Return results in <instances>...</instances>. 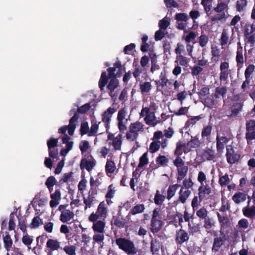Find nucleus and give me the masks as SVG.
Here are the masks:
<instances>
[{"label":"nucleus","instance_id":"obj_21","mask_svg":"<svg viewBox=\"0 0 255 255\" xmlns=\"http://www.w3.org/2000/svg\"><path fill=\"white\" fill-rule=\"evenodd\" d=\"M105 227V223L103 221H98L94 222L92 228L94 232L99 233H103Z\"/></svg>","mask_w":255,"mask_h":255},{"label":"nucleus","instance_id":"obj_6","mask_svg":"<svg viewBox=\"0 0 255 255\" xmlns=\"http://www.w3.org/2000/svg\"><path fill=\"white\" fill-rule=\"evenodd\" d=\"M116 111V108L109 107L102 115V122L104 123L107 132H108V130L110 128V123L112 116Z\"/></svg>","mask_w":255,"mask_h":255},{"label":"nucleus","instance_id":"obj_14","mask_svg":"<svg viewBox=\"0 0 255 255\" xmlns=\"http://www.w3.org/2000/svg\"><path fill=\"white\" fill-rule=\"evenodd\" d=\"M97 194V190H90L87 197L84 198V203L86 205L85 210L90 208L93 202L95 200V195Z\"/></svg>","mask_w":255,"mask_h":255},{"label":"nucleus","instance_id":"obj_9","mask_svg":"<svg viewBox=\"0 0 255 255\" xmlns=\"http://www.w3.org/2000/svg\"><path fill=\"white\" fill-rule=\"evenodd\" d=\"M222 237H216L214 239V242L212 251L213 252L216 253L218 252L221 247L223 245L224 242L226 240L225 235L224 233L221 232Z\"/></svg>","mask_w":255,"mask_h":255},{"label":"nucleus","instance_id":"obj_55","mask_svg":"<svg viewBox=\"0 0 255 255\" xmlns=\"http://www.w3.org/2000/svg\"><path fill=\"white\" fill-rule=\"evenodd\" d=\"M247 5V0H239L237 1L236 9L239 12H241L244 10V8Z\"/></svg>","mask_w":255,"mask_h":255},{"label":"nucleus","instance_id":"obj_54","mask_svg":"<svg viewBox=\"0 0 255 255\" xmlns=\"http://www.w3.org/2000/svg\"><path fill=\"white\" fill-rule=\"evenodd\" d=\"M138 136V133L134 132L129 129L126 133V138L129 141H133L136 139Z\"/></svg>","mask_w":255,"mask_h":255},{"label":"nucleus","instance_id":"obj_27","mask_svg":"<svg viewBox=\"0 0 255 255\" xmlns=\"http://www.w3.org/2000/svg\"><path fill=\"white\" fill-rule=\"evenodd\" d=\"M217 217L222 228H227L230 226V221L227 216H222L220 214L217 213Z\"/></svg>","mask_w":255,"mask_h":255},{"label":"nucleus","instance_id":"obj_32","mask_svg":"<svg viewBox=\"0 0 255 255\" xmlns=\"http://www.w3.org/2000/svg\"><path fill=\"white\" fill-rule=\"evenodd\" d=\"M247 195L242 192L235 194L232 197L233 200L237 204H239L245 201L247 199Z\"/></svg>","mask_w":255,"mask_h":255},{"label":"nucleus","instance_id":"obj_30","mask_svg":"<svg viewBox=\"0 0 255 255\" xmlns=\"http://www.w3.org/2000/svg\"><path fill=\"white\" fill-rule=\"evenodd\" d=\"M122 134L119 133L112 141V145L115 150H120L122 143Z\"/></svg>","mask_w":255,"mask_h":255},{"label":"nucleus","instance_id":"obj_8","mask_svg":"<svg viewBox=\"0 0 255 255\" xmlns=\"http://www.w3.org/2000/svg\"><path fill=\"white\" fill-rule=\"evenodd\" d=\"M189 239L188 233L184 230L180 229L176 233L175 242L177 245H181Z\"/></svg>","mask_w":255,"mask_h":255},{"label":"nucleus","instance_id":"obj_44","mask_svg":"<svg viewBox=\"0 0 255 255\" xmlns=\"http://www.w3.org/2000/svg\"><path fill=\"white\" fill-rule=\"evenodd\" d=\"M189 232L192 234L197 233L200 231V226L199 224H195L193 223V220L189 222L188 224Z\"/></svg>","mask_w":255,"mask_h":255},{"label":"nucleus","instance_id":"obj_41","mask_svg":"<svg viewBox=\"0 0 255 255\" xmlns=\"http://www.w3.org/2000/svg\"><path fill=\"white\" fill-rule=\"evenodd\" d=\"M243 212L245 216L249 218H253L255 215V206L251 208L246 207L243 209Z\"/></svg>","mask_w":255,"mask_h":255},{"label":"nucleus","instance_id":"obj_62","mask_svg":"<svg viewBox=\"0 0 255 255\" xmlns=\"http://www.w3.org/2000/svg\"><path fill=\"white\" fill-rule=\"evenodd\" d=\"M56 180L55 177L51 176L47 178L45 182V185L49 190H50V188L53 189V187L56 184Z\"/></svg>","mask_w":255,"mask_h":255},{"label":"nucleus","instance_id":"obj_17","mask_svg":"<svg viewBox=\"0 0 255 255\" xmlns=\"http://www.w3.org/2000/svg\"><path fill=\"white\" fill-rule=\"evenodd\" d=\"M162 227V222L160 219H151L150 231L153 233L158 232Z\"/></svg>","mask_w":255,"mask_h":255},{"label":"nucleus","instance_id":"obj_18","mask_svg":"<svg viewBox=\"0 0 255 255\" xmlns=\"http://www.w3.org/2000/svg\"><path fill=\"white\" fill-rule=\"evenodd\" d=\"M96 165L95 160H81L80 168L82 170L86 169L89 172L91 171Z\"/></svg>","mask_w":255,"mask_h":255},{"label":"nucleus","instance_id":"obj_5","mask_svg":"<svg viewBox=\"0 0 255 255\" xmlns=\"http://www.w3.org/2000/svg\"><path fill=\"white\" fill-rule=\"evenodd\" d=\"M175 19L176 20V28L181 30L185 31L187 21L189 19V17L186 13H177L175 15Z\"/></svg>","mask_w":255,"mask_h":255},{"label":"nucleus","instance_id":"obj_13","mask_svg":"<svg viewBox=\"0 0 255 255\" xmlns=\"http://www.w3.org/2000/svg\"><path fill=\"white\" fill-rule=\"evenodd\" d=\"M145 112L146 116L144 119V120L147 125H150L152 121V119L154 117V113L150 112V109L148 107L142 108L139 115L140 116L143 117L144 116L143 112Z\"/></svg>","mask_w":255,"mask_h":255},{"label":"nucleus","instance_id":"obj_52","mask_svg":"<svg viewBox=\"0 0 255 255\" xmlns=\"http://www.w3.org/2000/svg\"><path fill=\"white\" fill-rule=\"evenodd\" d=\"M114 66L115 67L116 69L118 68V71L117 73V76L120 77L123 72H125L126 68L124 66H122L121 62L120 61L118 60L114 64Z\"/></svg>","mask_w":255,"mask_h":255},{"label":"nucleus","instance_id":"obj_28","mask_svg":"<svg viewBox=\"0 0 255 255\" xmlns=\"http://www.w3.org/2000/svg\"><path fill=\"white\" fill-rule=\"evenodd\" d=\"M46 246L51 251L58 250V249L60 248V243L57 240L53 239H48L47 242Z\"/></svg>","mask_w":255,"mask_h":255},{"label":"nucleus","instance_id":"obj_45","mask_svg":"<svg viewBox=\"0 0 255 255\" xmlns=\"http://www.w3.org/2000/svg\"><path fill=\"white\" fill-rule=\"evenodd\" d=\"M79 148L82 154L85 153L87 150H91L89 143L87 140L82 141L80 143Z\"/></svg>","mask_w":255,"mask_h":255},{"label":"nucleus","instance_id":"obj_1","mask_svg":"<svg viewBox=\"0 0 255 255\" xmlns=\"http://www.w3.org/2000/svg\"><path fill=\"white\" fill-rule=\"evenodd\" d=\"M90 103H86L78 107L77 112L75 113L74 115L70 119L69 125L68 126H65V132L66 130H67L70 135H73L76 127V123L79 119V114L86 113L90 110Z\"/></svg>","mask_w":255,"mask_h":255},{"label":"nucleus","instance_id":"obj_57","mask_svg":"<svg viewBox=\"0 0 255 255\" xmlns=\"http://www.w3.org/2000/svg\"><path fill=\"white\" fill-rule=\"evenodd\" d=\"M168 160H153L150 164V166L153 169H156L160 166L166 165Z\"/></svg>","mask_w":255,"mask_h":255},{"label":"nucleus","instance_id":"obj_4","mask_svg":"<svg viewBox=\"0 0 255 255\" xmlns=\"http://www.w3.org/2000/svg\"><path fill=\"white\" fill-rule=\"evenodd\" d=\"M127 114V110L126 107L121 108L118 113V127L120 131L122 133H124L127 129L126 124L128 121V119H125Z\"/></svg>","mask_w":255,"mask_h":255},{"label":"nucleus","instance_id":"obj_25","mask_svg":"<svg viewBox=\"0 0 255 255\" xmlns=\"http://www.w3.org/2000/svg\"><path fill=\"white\" fill-rule=\"evenodd\" d=\"M119 80L117 78L110 79V82L107 85V88L110 91V94L114 92L115 90L119 86Z\"/></svg>","mask_w":255,"mask_h":255},{"label":"nucleus","instance_id":"obj_39","mask_svg":"<svg viewBox=\"0 0 255 255\" xmlns=\"http://www.w3.org/2000/svg\"><path fill=\"white\" fill-rule=\"evenodd\" d=\"M4 246L7 251H9L12 244V241L9 234L6 235L3 238Z\"/></svg>","mask_w":255,"mask_h":255},{"label":"nucleus","instance_id":"obj_64","mask_svg":"<svg viewBox=\"0 0 255 255\" xmlns=\"http://www.w3.org/2000/svg\"><path fill=\"white\" fill-rule=\"evenodd\" d=\"M246 131H252L255 130V121L250 120L247 122L246 124Z\"/></svg>","mask_w":255,"mask_h":255},{"label":"nucleus","instance_id":"obj_46","mask_svg":"<svg viewBox=\"0 0 255 255\" xmlns=\"http://www.w3.org/2000/svg\"><path fill=\"white\" fill-rule=\"evenodd\" d=\"M212 127L211 125H208L204 127L202 130L201 136L202 138L208 137L211 134Z\"/></svg>","mask_w":255,"mask_h":255},{"label":"nucleus","instance_id":"obj_35","mask_svg":"<svg viewBox=\"0 0 255 255\" xmlns=\"http://www.w3.org/2000/svg\"><path fill=\"white\" fill-rule=\"evenodd\" d=\"M181 187V185L176 184L171 186H169L167 191V198L170 200L175 194L177 189L178 187Z\"/></svg>","mask_w":255,"mask_h":255},{"label":"nucleus","instance_id":"obj_51","mask_svg":"<svg viewBox=\"0 0 255 255\" xmlns=\"http://www.w3.org/2000/svg\"><path fill=\"white\" fill-rule=\"evenodd\" d=\"M165 199V197L159 194V191H157L154 197V202L156 205H161Z\"/></svg>","mask_w":255,"mask_h":255},{"label":"nucleus","instance_id":"obj_36","mask_svg":"<svg viewBox=\"0 0 255 255\" xmlns=\"http://www.w3.org/2000/svg\"><path fill=\"white\" fill-rule=\"evenodd\" d=\"M185 145L182 144L179 142L177 143L176 148L175 150L174 154L176 156L175 159H182L181 155L183 153V150H184Z\"/></svg>","mask_w":255,"mask_h":255},{"label":"nucleus","instance_id":"obj_53","mask_svg":"<svg viewBox=\"0 0 255 255\" xmlns=\"http://www.w3.org/2000/svg\"><path fill=\"white\" fill-rule=\"evenodd\" d=\"M40 224H42V220L38 216H36L32 219L29 227L31 229L36 228L38 227Z\"/></svg>","mask_w":255,"mask_h":255},{"label":"nucleus","instance_id":"obj_12","mask_svg":"<svg viewBox=\"0 0 255 255\" xmlns=\"http://www.w3.org/2000/svg\"><path fill=\"white\" fill-rule=\"evenodd\" d=\"M216 140L217 150L219 153H222L223 152V150L225 148V145L228 142L229 139L226 136H220L217 135Z\"/></svg>","mask_w":255,"mask_h":255},{"label":"nucleus","instance_id":"obj_29","mask_svg":"<svg viewBox=\"0 0 255 255\" xmlns=\"http://www.w3.org/2000/svg\"><path fill=\"white\" fill-rule=\"evenodd\" d=\"M160 247V242L157 239H152L150 242V251L152 254L158 253Z\"/></svg>","mask_w":255,"mask_h":255},{"label":"nucleus","instance_id":"obj_22","mask_svg":"<svg viewBox=\"0 0 255 255\" xmlns=\"http://www.w3.org/2000/svg\"><path fill=\"white\" fill-rule=\"evenodd\" d=\"M191 191L187 189L184 190V187H181V188L179 193V196L178 200L180 201L182 203H184L186 202V200L189 197Z\"/></svg>","mask_w":255,"mask_h":255},{"label":"nucleus","instance_id":"obj_48","mask_svg":"<svg viewBox=\"0 0 255 255\" xmlns=\"http://www.w3.org/2000/svg\"><path fill=\"white\" fill-rule=\"evenodd\" d=\"M200 16V13L198 10H191L189 12V17H191L193 20V25L192 27V29H195L198 25L195 27V23L196 22L195 19H197Z\"/></svg>","mask_w":255,"mask_h":255},{"label":"nucleus","instance_id":"obj_42","mask_svg":"<svg viewBox=\"0 0 255 255\" xmlns=\"http://www.w3.org/2000/svg\"><path fill=\"white\" fill-rule=\"evenodd\" d=\"M243 105L241 103H236L231 107L232 114L234 116L237 115L241 111Z\"/></svg>","mask_w":255,"mask_h":255},{"label":"nucleus","instance_id":"obj_15","mask_svg":"<svg viewBox=\"0 0 255 255\" xmlns=\"http://www.w3.org/2000/svg\"><path fill=\"white\" fill-rule=\"evenodd\" d=\"M111 224L114 225L118 228L121 229L127 227V221L126 219L120 216H113Z\"/></svg>","mask_w":255,"mask_h":255},{"label":"nucleus","instance_id":"obj_43","mask_svg":"<svg viewBox=\"0 0 255 255\" xmlns=\"http://www.w3.org/2000/svg\"><path fill=\"white\" fill-rule=\"evenodd\" d=\"M205 105L207 107L212 109L215 104V101L212 96H208L205 98Z\"/></svg>","mask_w":255,"mask_h":255},{"label":"nucleus","instance_id":"obj_26","mask_svg":"<svg viewBox=\"0 0 255 255\" xmlns=\"http://www.w3.org/2000/svg\"><path fill=\"white\" fill-rule=\"evenodd\" d=\"M139 89L142 94L149 93L152 89V85L150 82H145L139 84Z\"/></svg>","mask_w":255,"mask_h":255},{"label":"nucleus","instance_id":"obj_11","mask_svg":"<svg viewBox=\"0 0 255 255\" xmlns=\"http://www.w3.org/2000/svg\"><path fill=\"white\" fill-rule=\"evenodd\" d=\"M227 159H240L241 155L234 148L232 145L226 146Z\"/></svg>","mask_w":255,"mask_h":255},{"label":"nucleus","instance_id":"obj_31","mask_svg":"<svg viewBox=\"0 0 255 255\" xmlns=\"http://www.w3.org/2000/svg\"><path fill=\"white\" fill-rule=\"evenodd\" d=\"M190 61V59L182 55H177L175 63L183 66L187 67Z\"/></svg>","mask_w":255,"mask_h":255},{"label":"nucleus","instance_id":"obj_49","mask_svg":"<svg viewBox=\"0 0 255 255\" xmlns=\"http://www.w3.org/2000/svg\"><path fill=\"white\" fill-rule=\"evenodd\" d=\"M70 137L65 133V144H66V147L65 148V155L72 148L73 144V141H69Z\"/></svg>","mask_w":255,"mask_h":255},{"label":"nucleus","instance_id":"obj_34","mask_svg":"<svg viewBox=\"0 0 255 255\" xmlns=\"http://www.w3.org/2000/svg\"><path fill=\"white\" fill-rule=\"evenodd\" d=\"M117 167L113 160H107L105 169L107 174L113 173Z\"/></svg>","mask_w":255,"mask_h":255},{"label":"nucleus","instance_id":"obj_59","mask_svg":"<svg viewBox=\"0 0 255 255\" xmlns=\"http://www.w3.org/2000/svg\"><path fill=\"white\" fill-rule=\"evenodd\" d=\"M188 111V108L186 107H182L177 111H172L170 110V113H173L177 116L185 115Z\"/></svg>","mask_w":255,"mask_h":255},{"label":"nucleus","instance_id":"obj_40","mask_svg":"<svg viewBox=\"0 0 255 255\" xmlns=\"http://www.w3.org/2000/svg\"><path fill=\"white\" fill-rule=\"evenodd\" d=\"M160 146V141H152L149 148V152L151 153H153L159 150Z\"/></svg>","mask_w":255,"mask_h":255},{"label":"nucleus","instance_id":"obj_10","mask_svg":"<svg viewBox=\"0 0 255 255\" xmlns=\"http://www.w3.org/2000/svg\"><path fill=\"white\" fill-rule=\"evenodd\" d=\"M198 155L201 159H213L216 156L215 151L208 147H206L202 151H199Z\"/></svg>","mask_w":255,"mask_h":255},{"label":"nucleus","instance_id":"obj_63","mask_svg":"<svg viewBox=\"0 0 255 255\" xmlns=\"http://www.w3.org/2000/svg\"><path fill=\"white\" fill-rule=\"evenodd\" d=\"M136 67L134 68V71L132 72V74L134 78L137 81L139 80V76L142 73V70L141 67L137 64H136Z\"/></svg>","mask_w":255,"mask_h":255},{"label":"nucleus","instance_id":"obj_20","mask_svg":"<svg viewBox=\"0 0 255 255\" xmlns=\"http://www.w3.org/2000/svg\"><path fill=\"white\" fill-rule=\"evenodd\" d=\"M227 92V89L225 86L217 87L215 88L214 97L216 99H220L221 97L224 98L225 97Z\"/></svg>","mask_w":255,"mask_h":255},{"label":"nucleus","instance_id":"obj_58","mask_svg":"<svg viewBox=\"0 0 255 255\" xmlns=\"http://www.w3.org/2000/svg\"><path fill=\"white\" fill-rule=\"evenodd\" d=\"M212 0H202L201 4L204 6L206 12H209L212 8Z\"/></svg>","mask_w":255,"mask_h":255},{"label":"nucleus","instance_id":"obj_2","mask_svg":"<svg viewBox=\"0 0 255 255\" xmlns=\"http://www.w3.org/2000/svg\"><path fill=\"white\" fill-rule=\"evenodd\" d=\"M115 242L119 249L128 255H135L138 253V250L134 243L129 239L119 238L115 240Z\"/></svg>","mask_w":255,"mask_h":255},{"label":"nucleus","instance_id":"obj_3","mask_svg":"<svg viewBox=\"0 0 255 255\" xmlns=\"http://www.w3.org/2000/svg\"><path fill=\"white\" fill-rule=\"evenodd\" d=\"M107 214V209L106 203L101 202L98 207L97 210L95 213H92L89 217V220L92 222H95L99 218H106Z\"/></svg>","mask_w":255,"mask_h":255},{"label":"nucleus","instance_id":"obj_61","mask_svg":"<svg viewBox=\"0 0 255 255\" xmlns=\"http://www.w3.org/2000/svg\"><path fill=\"white\" fill-rule=\"evenodd\" d=\"M255 69V66L253 64H250L246 68L245 71V76L246 78H251V75Z\"/></svg>","mask_w":255,"mask_h":255},{"label":"nucleus","instance_id":"obj_19","mask_svg":"<svg viewBox=\"0 0 255 255\" xmlns=\"http://www.w3.org/2000/svg\"><path fill=\"white\" fill-rule=\"evenodd\" d=\"M199 198L200 201H202L206 197V195H209L211 192V189L208 186H201L198 189Z\"/></svg>","mask_w":255,"mask_h":255},{"label":"nucleus","instance_id":"obj_33","mask_svg":"<svg viewBox=\"0 0 255 255\" xmlns=\"http://www.w3.org/2000/svg\"><path fill=\"white\" fill-rule=\"evenodd\" d=\"M238 48L237 51V55H236V61L237 63H244V57L243 54V47L241 45V43L240 42L238 43Z\"/></svg>","mask_w":255,"mask_h":255},{"label":"nucleus","instance_id":"obj_37","mask_svg":"<svg viewBox=\"0 0 255 255\" xmlns=\"http://www.w3.org/2000/svg\"><path fill=\"white\" fill-rule=\"evenodd\" d=\"M144 209V205L143 204H137L130 210L129 214L134 215L141 213L143 212Z\"/></svg>","mask_w":255,"mask_h":255},{"label":"nucleus","instance_id":"obj_47","mask_svg":"<svg viewBox=\"0 0 255 255\" xmlns=\"http://www.w3.org/2000/svg\"><path fill=\"white\" fill-rule=\"evenodd\" d=\"M209 38L206 34H202L198 38V42L201 47H204L208 43Z\"/></svg>","mask_w":255,"mask_h":255},{"label":"nucleus","instance_id":"obj_23","mask_svg":"<svg viewBox=\"0 0 255 255\" xmlns=\"http://www.w3.org/2000/svg\"><path fill=\"white\" fill-rule=\"evenodd\" d=\"M110 79L107 75L105 71H103L101 75L99 81V87L101 91L103 90L105 86L107 84L108 80Z\"/></svg>","mask_w":255,"mask_h":255},{"label":"nucleus","instance_id":"obj_24","mask_svg":"<svg viewBox=\"0 0 255 255\" xmlns=\"http://www.w3.org/2000/svg\"><path fill=\"white\" fill-rule=\"evenodd\" d=\"M144 125L139 122H136L133 123H131L129 129L131 131L138 133L139 131H143Z\"/></svg>","mask_w":255,"mask_h":255},{"label":"nucleus","instance_id":"obj_38","mask_svg":"<svg viewBox=\"0 0 255 255\" xmlns=\"http://www.w3.org/2000/svg\"><path fill=\"white\" fill-rule=\"evenodd\" d=\"M188 170V167L187 166H184L180 168H178V177L177 181H181L186 176Z\"/></svg>","mask_w":255,"mask_h":255},{"label":"nucleus","instance_id":"obj_7","mask_svg":"<svg viewBox=\"0 0 255 255\" xmlns=\"http://www.w3.org/2000/svg\"><path fill=\"white\" fill-rule=\"evenodd\" d=\"M229 63L224 61L221 63L220 66V80L221 81L226 82L228 80L229 75L230 74L231 70L229 69Z\"/></svg>","mask_w":255,"mask_h":255},{"label":"nucleus","instance_id":"obj_16","mask_svg":"<svg viewBox=\"0 0 255 255\" xmlns=\"http://www.w3.org/2000/svg\"><path fill=\"white\" fill-rule=\"evenodd\" d=\"M159 78V81H155L157 90H159V88L160 87L163 88L167 86L168 79L166 77L165 70H163L160 73Z\"/></svg>","mask_w":255,"mask_h":255},{"label":"nucleus","instance_id":"obj_50","mask_svg":"<svg viewBox=\"0 0 255 255\" xmlns=\"http://www.w3.org/2000/svg\"><path fill=\"white\" fill-rule=\"evenodd\" d=\"M201 142L198 138L195 137L187 143V146L191 148H197L200 146Z\"/></svg>","mask_w":255,"mask_h":255},{"label":"nucleus","instance_id":"obj_56","mask_svg":"<svg viewBox=\"0 0 255 255\" xmlns=\"http://www.w3.org/2000/svg\"><path fill=\"white\" fill-rule=\"evenodd\" d=\"M80 131L81 135L86 134H88V132H89V127L87 122L81 123Z\"/></svg>","mask_w":255,"mask_h":255},{"label":"nucleus","instance_id":"obj_60","mask_svg":"<svg viewBox=\"0 0 255 255\" xmlns=\"http://www.w3.org/2000/svg\"><path fill=\"white\" fill-rule=\"evenodd\" d=\"M25 235H24L22 238V242L24 245L25 246H27L28 248V249H30V248L28 247L30 246L31 243H32L33 240L32 239V237L29 236L27 233H25Z\"/></svg>","mask_w":255,"mask_h":255}]
</instances>
